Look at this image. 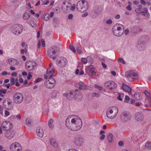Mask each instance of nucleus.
Returning a JSON list of instances; mask_svg holds the SVG:
<instances>
[{"label":"nucleus","instance_id":"obj_32","mask_svg":"<svg viewBox=\"0 0 151 151\" xmlns=\"http://www.w3.org/2000/svg\"><path fill=\"white\" fill-rule=\"evenodd\" d=\"M30 16L29 13L25 12L23 14V18L24 20L28 19L30 17Z\"/></svg>","mask_w":151,"mask_h":151},{"label":"nucleus","instance_id":"obj_6","mask_svg":"<svg viewBox=\"0 0 151 151\" xmlns=\"http://www.w3.org/2000/svg\"><path fill=\"white\" fill-rule=\"evenodd\" d=\"M23 100V96L22 93H17L14 94L13 97V100L15 104H21Z\"/></svg>","mask_w":151,"mask_h":151},{"label":"nucleus","instance_id":"obj_17","mask_svg":"<svg viewBox=\"0 0 151 151\" xmlns=\"http://www.w3.org/2000/svg\"><path fill=\"white\" fill-rule=\"evenodd\" d=\"M57 62H58L57 64L58 66L60 68H62L64 67L67 65V61L65 58L63 57L61 58L58 61H57Z\"/></svg>","mask_w":151,"mask_h":151},{"label":"nucleus","instance_id":"obj_63","mask_svg":"<svg viewBox=\"0 0 151 151\" xmlns=\"http://www.w3.org/2000/svg\"><path fill=\"white\" fill-rule=\"evenodd\" d=\"M117 98L119 100L121 101H122V99L121 98V95L120 94H119L118 96L117 97Z\"/></svg>","mask_w":151,"mask_h":151},{"label":"nucleus","instance_id":"obj_25","mask_svg":"<svg viewBox=\"0 0 151 151\" xmlns=\"http://www.w3.org/2000/svg\"><path fill=\"white\" fill-rule=\"evenodd\" d=\"M54 72V70L52 68L51 70L50 68L47 69V74L49 76V78H51V77L53 75V72Z\"/></svg>","mask_w":151,"mask_h":151},{"label":"nucleus","instance_id":"obj_30","mask_svg":"<svg viewBox=\"0 0 151 151\" xmlns=\"http://www.w3.org/2000/svg\"><path fill=\"white\" fill-rule=\"evenodd\" d=\"M59 95V93L58 91H53L52 93L51 97L52 99H55L57 96H58Z\"/></svg>","mask_w":151,"mask_h":151},{"label":"nucleus","instance_id":"obj_48","mask_svg":"<svg viewBox=\"0 0 151 151\" xmlns=\"http://www.w3.org/2000/svg\"><path fill=\"white\" fill-rule=\"evenodd\" d=\"M76 50L78 54H81V48L78 47L76 49Z\"/></svg>","mask_w":151,"mask_h":151},{"label":"nucleus","instance_id":"obj_58","mask_svg":"<svg viewBox=\"0 0 151 151\" xmlns=\"http://www.w3.org/2000/svg\"><path fill=\"white\" fill-rule=\"evenodd\" d=\"M126 8L127 10L129 11H131L132 10V7L130 5H128L127 6Z\"/></svg>","mask_w":151,"mask_h":151},{"label":"nucleus","instance_id":"obj_56","mask_svg":"<svg viewBox=\"0 0 151 151\" xmlns=\"http://www.w3.org/2000/svg\"><path fill=\"white\" fill-rule=\"evenodd\" d=\"M88 14V12H85L84 14H82V16L83 17H86L87 16Z\"/></svg>","mask_w":151,"mask_h":151},{"label":"nucleus","instance_id":"obj_49","mask_svg":"<svg viewBox=\"0 0 151 151\" xmlns=\"http://www.w3.org/2000/svg\"><path fill=\"white\" fill-rule=\"evenodd\" d=\"M106 23L107 24H110L112 23V22L111 19H109L106 21Z\"/></svg>","mask_w":151,"mask_h":151},{"label":"nucleus","instance_id":"obj_20","mask_svg":"<svg viewBox=\"0 0 151 151\" xmlns=\"http://www.w3.org/2000/svg\"><path fill=\"white\" fill-rule=\"evenodd\" d=\"M74 96L75 100L77 101L81 100L82 99L83 97L82 93L80 92L75 93Z\"/></svg>","mask_w":151,"mask_h":151},{"label":"nucleus","instance_id":"obj_35","mask_svg":"<svg viewBox=\"0 0 151 151\" xmlns=\"http://www.w3.org/2000/svg\"><path fill=\"white\" fill-rule=\"evenodd\" d=\"M120 25L123 28V29H124V27L122 24H115L114 26H115V27H116V30L118 31H119L121 29V28L120 27H118V26Z\"/></svg>","mask_w":151,"mask_h":151},{"label":"nucleus","instance_id":"obj_57","mask_svg":"<svg viewBox=\"0 0 151 151\" xmlns=\"http://www.w3.org/2000/svg\"><path fill=\"white\" fill-rule=\"evenodd\" d=\"M73 15L71 14H69L68 17V19H72L73 18Z\"/></svg>","mask_w":151,"mask_h":151},{"label":"nucleus","instance_id":"obj_55","mask_svg":"<svg viewBox=\"0 0 151 151\" xmlns=\"http://www.w3.org/2000/svg\"><path fill=\"white\" fill-rule=\"evenodd\" d=\"M3 108L2 107L1 105H0V114L1 115L3 114Z\"/></svg>","mask_w":151,"mask_h":151},{"label":"nucleus","instance_id":"obj_5","mask_svg":"<svg viewBox=\"0 0 151 151\" xmlns=\"http://www.w3.org/2000/svg\"><path fill=\"white\" fill-rule=\"evenodd\" d=\"M3 105L5 109L8 110H12L13 108V105L12 100L9 99H6L4 100Z\"/></svg>","mask_w":151,"mask_h":151},{"label":"nucleus","instance_id":"obj_54","mask_svg":"<svg viewBox=\"0 0 151 151\" xmlns=\"http://www.w3.org/2000/svg\"><path fill=\"white\" fill-rule=\"evenodd\" d=\"M30 73H29V74L27 76V78L28 80H29L30 79V78L32 77V75L30 74Z\"/></svg>","mask_w":151,"mask_h":151},{"label":"nucleus","instance_id":"obj_38","mask_svg":"<svg viewBox=\"0 0 151 151\" xmlns=\"http://www.w3.org/2000/svg\"><path fill=\"white\" fill-rule=\"evenodd\" d=\"M29 24L33 27L35 28L36 27V24L33 21H31L29 22Z\"/></svg>","mask_w":151,"mask_h":151},{"label":"nucleus","instance_id":"obj_9","mask_svg":"<svg viewBox=\"0 0 151 151\" xmlns=\"http://www.w3.org/2000/svg\"><path fill=\"white\" fill-rule=\"evenodd\" d=\"M9 149L11 151H21L22 147L19 143L15 142L11 144Z\"/></svg>","mask_w":151,"mask_h":151},{"label":"nucleus","instance_id":"obj_18","mask_svg":"<svg viewBox=\"0 0 151 151\" xmlns=\"http://www.w3.org/2000/svg\"><path fill=\"white\" fill-rule=\"evenodd\" d=\"M74 126L73 127H76V129L75 131H77L80 130L82 126V122L81 119H75V122L74 123Z\"/></svg>","mask_w":151,"mask_h":151},{"label":"nucleus","instance_id":"obj_2","mask_svg":"<svg viewBox=\"0 0 151 151\" xmlns=\"http://www.w3.org/2000/svg\"><path fill=\"white\" fill-rule=\"evenodd\" d=\"M22 26L19 24L13 25L11 28V32L14 35H19L23 31Z\"/></svg>","mask_w":151,"mask_h":151},{"label":"nucleus","instance_id":"obj_8","mask_svg":"<svg viewBox=\"0 0 151 151\" xmlns=\"http://www.w3.org/2000/svg\"><path fill=\"white\" fill-rule=\"evenodd\" d=\"M131 118V115L128 111H124L120 114V119L123 122H126L129 120Z\"/></svg>","mask_w":151,"mask_h":151},{"label":"nucleus","instance_id":"obj_64","mask_svg":"<svg viewBox=\"0 0 151 151\" xmlns=\"http://www.w3.org/2000/svg\"><path fill=\"white\" fill-rule=\"evenodd\" d=\"M140 3L143 4V5H145L146 4V2L145 1L143 0H140Z\"/></svg>","mask_w":151,"mask_h":151},{"label":"nucleus","instance_id":"obj_22","mask_svg":"<svg viewBox=\"0 0 151 151\" xmlns=\"http://www.w3.org/2000/svg\"><path fill=\"white\" fill-rule=\"evenodd\" d=\"M144 117L142 114L140 112H137L136 114L135 119L138 121H142Z\"/></svg>","mask_w":151,"mask_h":151},{"label":"nucleus","instance_id":"obj_16","mask_svg":"<svg viewBox=\"0 0 151 151\" xmlns=\"http://www.w3.org/2000/svg\"><path fill=\"white\" fill-rule=\"evenodd\" d=\"M2 126L3 129L6 131L10 130L12 126V124L10 122H3L2 124Z\"/></svg>","mask_w":151,"mask_h":151},{"label":"nucleus","instance_id":"obj_41","mask_svg":"<svg viewBox=\"0 0 151 151\" xmlns=\"http://www.w3.org/2000/svg\"><path fill=\"white\" fill-rule=\"evenodd\" d=\"M15 78L13 77H12L10 79V82L11 83V86H13L15 84Z\"/></svg>","mask_w":151,"mask_h":151},{"label":"nucleus","instance_id":"obj_23","mask_svg":"<svg viewBox=\"0 0 151 151\" xmlns=\"http://www.w3.org/2000/svg\"><path fill=\"white\" fill-rule=\"evenodd\" d=\"M76 86L78 88L83 90L87 89H88L85 83H81L76 84Z\"/></svg>","mask_w":151,"mask_h":151},{"label":"nucleus","instance_id":"obj_62","mask_svg":"<svg viewBox=\"0 0 151 151\" xmlns=\"http://www.w3.org/2000/svg\"><path fill=\"white\" fill-rule=\"evenodd\" d=\"M0 93H1L3 94H5L6 93V91L5 90H2L0 89Z\"/></svg>","mask_w":151,"mask_h":151},{"label":"nucleus","instance_id":"obj_29","mask_svg":"<svg viewBox=\"0 0 151 151\" xmlns=\"http://www.w3.org/2000/svg\"><path fill=\"white\" fill-rule=\"evenodd\" d=\"M122 88L123 89L126 91L130 92L131 91V89L128 86L123 84Z\"/></svg>","mask_w":151,"mask_h":151},{"label":"nucleus","instance_id":"obj_3","mask_svg":"<svg viewBox=\"0 0 151 151\" xmlns=\"http://www.w3.org/2000/svg\"><path fill=\"white\" fill-rule=\"evenodd\" d=\"M59 49V47L56 46L50 47L48 50V56L50 58H52L53 60H55L56 59V57L53 55L58 52Z\"/></svg>","mask_w":151,"mask_h":151},{"label":"nucleus","instance_id":"obj_19","mask_svg":"<svg viewBox=\"0 0 151 151\" xmlns=\"http://www.w3.org/2000/svg\"><path fill=\"white\" fill-rule=\"evenodd\" d=\"M15 134L14 131L12 130H9L6 131L5 133V136L9 139H11L13 137Z\"/></svg>","mask_w":151,"mask_h":151},{"label":"nucleus","instance_id":"obj_42","mask_svg":"<svg viewBox=\"0 0 151 151\" xmlns=\"http://www.w3.org/2000/svg\"><path fill=\"white\" fill-rule=\"evenodd\" d=\"M81 61L84 64H86L87 62H88L87 57L86 58H82L81 59Z\"/></svg>","mask_w":151,"mask_h":151},{"label":"nucleus","instance_id":"obj_26","mask_svg":"<svg viewBox=\"0 0 151 151\" xmlns=\"http://www.w3.org/2000/svg\"><path fill=\"white\" fill-rule=\"evenodd\" d=\"M63 95L64 96L66 97L67 98L69 99L74 96L73 93V91H70L69 93H64Z\"/></svg>","mask_w":151,"mask_h":151},{"label":"nucleus","instance_id":"obj_50","mask_svg":"<svg viewBox=\"0 0 151 151\" xmlns=\"http://www.w3.org/2000/svg\"><path fill=\"white\" fill-rule=\"evenodd\" d=\"M42 80V79L41 78H37L35 79V83H37V82L40 81Z\"/></svg>","mask_w":151,"mask_h":151},{"label":"nucleus","instance_id":"obj_39","mask_svg":"<svg viewBox=\"0 0 151 151\" xmlns=\"http://www.w3.org/2000/svg\"><path fill=\"white\" fill-rule=\"evenodd\" d=\"M44 20L45 21L49 20L50 19V15L49 14H46L44 17Z\"/></svg>","mask_w":151,"mask_h":151},{"label":"nucleus","instance_id":"obj_40","mask_svg":"<svg viewBox=\"0 0 151 151\" xmlns=\"http://www.w3.org/2000/svg\"><path fill=\"white\" fill-rule=\"evenodd\" d=\"M119 62L122 63L123 64H125L126 63L124 59L121 57H119L118 59Z\"/></svg>","mask_w":151,"mask_h":151},{"label":"nucleus","instance_id":"obj_14","mask_svg":"<svg viewBox=\"0 0 151 151\" xmlns=\"http://www.w3.org/2000/svg\"><path fill=\"white\" fill-rule=\"evenodd\" d=\"M73 142L76 146H80L82 144L83 139L80 135H77L74 138Z\"/></svg>","mask_w":151,"mask_h":151},{"label":"nucleus","instance_id":"obj_36","mask_svg":"<svg viewBox=\"0 0 151 151\" xmlns=\"http://www.w3.org/2000/svg\"><path fill=\"white\" fill-rule=\"evenodd\" d=\"M87 60L91 64H92L93 63V59L91 57H87Z\"/></svg>","mask_w":151,"mask_h":151},{"label":"nucleus","instance_id":"obj_33","mask_svg":"<svg viewBox=\"0 0 151 151\" xmlns=\"http://www.w3.org/2000/svg\"><path fill=\"white\" fill-rule=\"evenodd\" d=\"M53 122V120L52 119H50L48 121L49 126L51 128H53L54 127V125L52 124Z\"/></svg>","mask_w":151,"mask_h":151},{"label":"nucleus","instance_id":"obj_43","mask_svg":"<svg viewBox=\"0 0 151 151\" xmlns=\"http://www.w3.org/2000/svg\"><path fill=\"white\" fill-rule=\"evenodd\" d=\"M93 68V65H90L88 68L87 71L89 73H91V71Z\"/></svg>","mask_w":151,"mask_h":151},{"label":"nucleus","instance_id":"obj_28","mask_svg":"<svg viewBox=\"0 0 151 151\" xmlns=\"http://www.w3.org/2000/svg\"><path fill=\"white\" fill-rule=\"evenodd\" d=\"M9 64L11 65H18V62L15 59H12L10 60H9Z\"/></svg>","mask_w":151,"mask_h":151},{"label":"nucleus","instance_id":"obj_12","mask_svg":"<svg viewBox=\"0 0 151 151\" xmlns=\"http://www.w3.org/2000/svg\"><path fill=\"white\" fill-rule=\"evenodd\" d=\"M104 86L108 89H113L116 88L117 85L114 82L109 81L105 82Z\"/></svg>","mask_w":151,"mask_h":151},{"label":"nucleus","instance_id":"obj_46","mask_svg":"<svg viewBox=\"0 0 151 151\" xmlns=\"http://www.w3.org/2000/svg\"><path fill=\"white\" fill-rule=\"evenodd\" d=\"M92 96L93 97H99L100 96V95L98 93L94 92L93 93Z\"/></svg>","mask_w":151,"mask_h":151},{"label":"nucleus","instance_id":"obj_47","mask_svg":"<svg viewBox=\"0 0 151 151\" xmlns=\"http://www.w3.org/2000/svg\"><path fill=\"white\" fill-rule=\"evenodd\" d=\"M144 93L147 97L150 98V94L147 91H145Z\"/></svg>","mask_w":151,"mask_h":151},{"label":"nucleus","instance_id":"obj_24","mask_svg":"<svg viewBox=\"0 0 151 151\" xmlns=\"http://www.w3.org/2000/svg\"><path fill=\"white\" fill-rule=\"evenodd\" d=\"M115 26H113L112 28V32L114 35L116 36H120L122 35L123 33H120L118 30H116Z\"/></svg>","mask_w":151,"mask_h":151},{"label":"nucleus","instance_id":"obj_45","mask_svg":"<svg viewBox=\"0 0 151 151\" xmlns=\"http://www.w3.org/2000/svg\"><path fill=\"white\" fill-rule=\"evenodd\" d=\"M69 48L70 49L72 50L74 52H76V50L74 48V47L73 45H70L69 46Z\"/></svg>","mask_w":151,"mask_h":151},{"label":"nucleus","instance_id":"obj_1","mask_svg":"<svg viewBox=\"0 0 151 151\" xmlns=\"http://www.w3.org/2000/svg\"><path fill=\"white\" fill-rule=\"evenodd\" d=\"M76 8L79 12H83L88 8V3L84 0L80 1L77 3Z\"/></svg>","mask_w":151,"mask_h":151},{"label":"nucleus","instance_id":"obj_21","mask_svg":"<svg viewBox=\"0 0 151 151\" xmlns=\"http://www.w3.org/2000/svg\"><path fill=\"white\" fill-rule=\"evenodd\" d=\"M36 133L37 135L40 137H42L44 134V132L42 129L40 127L37 128Z\"/></svg>","mask_w":151,"mask_h":151},{"label":"nucleus","instance_id":"obj_44","mask_svg":"<svg viewBox=\"0 0 151 151\" xmlns=\"http://www.w3.org/2000/svg\"><path fill=\"white\" fill-rule=\"evenodd\" d=\"M26 123L27 125H32V121L29 119H27L26 120Z\"/></svg>","mask_w":151,"mask_h":151},{"label":"nucleus","instance_id":"obj_37","mask_svg":"<svg viewBox=\"0 0 151 151\" xmlns=\"http://www.w3.org/2000/svg\"><path fill=\"white\" fill-rule=\"evenodd\" d=\"M134 96L135 99L137 100H139L140 99V98L139 94L137 93H135L134 95Z\"/></svg>","mask_w":151,"mask_h":151},{"label":"nucleus","instance_id":"obj_51","mask_svg":"<svg viewBox=\"0 0 151 151\" xmlns=\"http://www.w3.org/2000/svg\"><path fill=\"white\" fill-rule=\"evenodd\" d=\"M10 114L9 112L7 110H6L5 111V116H7Z\"/></svg>","mask_w":151,"mask_h":151},{"label":"nucleus","instance_id":"obj_53","mask_svg":"<svg viewBox=\"0 0 151 151\" xmlns=\"http://www.w3.org/2000/svg\"><path fill=\"white\" fill-rule=\"evenodd\" d=\"M118 145L119 146H122L124 145V143L122 141H121L118 142Z\"/></svg>","mask_w":151,"mask_h":151},{"label":"nucleus","instance_id":"obj_59","mask_svg":"<svg viewBox=\"0 0 151 151\" xmlns=\"http://www.w3.org/2000/svg\"><path fill=\"white\" fill-rule=\"evenodd\" d=\"M76 5L75 4H74L73 6H72L70 8V9L71 10L73 11L75 9Z\"/></svg>","mask_w":151,"mask_h":151},{"label":"nucleus","instance_id":"obj_34","mask_svg":"<svg viewBox=\"0 0 151 151\" xmlns=\"http://www.w3.org/2000/svg\"><path fill=\"white\" fill-rule=\"evenodd\" d=\"M145 147L147 149L149 150L151 149V142H147L145 145Z\"/></svg>","mask_w":151,"mask_h":151},{"label":"nucleus","instance_id":"obj_27","mask_svg":"<svg viewBox=\"0 0 151 151\" xmlns=\"http://www.w3.org/2000/svg\"><path fill=\"white\" fill-rule=\"evenodd\" d=\"M50 144L55 148H57L58 147L57 143L56 142L55 139L51 138L50 140Z\"/></svg>","mask_w":151,"mask_h":151},{"label":"nucleus","instance_id":"obj_4","mask_svg":"<svg viewBox=\"0 0 151 151\" xmlns=\"http://www.w3.org/2000/svg\"><path fill=\"white\" fill-rule=\"evenodd\" d=\"M75 122V119L73 118L71 120V122H70L68 118H67L65 121V125L70 130L72 131L76 130V127H73L74 126V123Z\"/></svg>","mask_w":151,"mask_h":151},{"label":"nucleus","instance_id":"obj_15","mask_svg":"<svg viewBox=\"0 0 151 151\" xmlns=\"http://www.w3.org/2000/svg\"><path fill=\"white\" fill-rule=\"evenodd\" d=\"M142 6L141 5H139L138 6V8H136L135 9V12L139 14H142V15L144 16H145V13L146 14H148V12L147 10V8H144L143 9V10L144 11L141 12V9H142Z\"/></svg>","mask_w":151,"mask_h":151},{"label":"nucleus","instance_id":"obj_13","mask_svg":"<svg viewBox=\"0 0 151 151\" xmlns=\"http://www.w3.org/2000/svg\"><path fill=\"white\" fill-rule=\"evenodd\" d=\"M116 109V112L114 114H113V111L110 109H108L107 110L106 112V115L107 117L109 119H112L115 117L116 115L118 112V109L117 108L115 107Z\"/></svg>","mask_w":151,"mask_h":151},{"label":"nucleus","instance_id":"obj_11","mask_svg":"<svg viewBox=\"0 0 151 151\" xmlns=\"http://www.w3.org/2000/svg\"><path fill=\"white\" fill-rule=\"evenodd\" d=\"M36 65L37 64L35 62L29 61L26 62L25 67L28 70L32 71L34 69Z\"/></svg>","mask_w":151,"mask_h":151},{"label":"nucleus","instance_id":"obj_52","mask_svg":"<svg viewBox=\"0 0 151 151\" xmlns=\"http://www.w3.org/2000/svg\"><path fill=\"white\" fill-rule=\"evenodd\" d=\"M124 34L125 35H127L129 32V30L128 29H126L124 31Z\"/></svg>","mask_w":151,"mask_h":151},{"label":"nucleus","instance_id":"obj_7","mask_svg":"<svg viewBox=\"0 0 151 151\" xmlns=\"http://www.w3.org/2000/svg\"><path fill=\"white\" fill-rule=\"evenodd\" d=\"M55 80L52 78H49L48 80H46L44 83L45 86L48 89L53 88L55 85Z\"/></svg>","mask_w":151,"mask_h":151},{"label":"nucleus","instance_id":"obj_60","mask_svg":"<svg viewBox=\"0 0 151 151\" xmlns=\"http://www.w3.org/2000/svg\"><path fill=\"white\" fill-rule=\"evenodd\" d=\"M120 17V16L119 14H117L115 17V19H119Z\"/></svg>","mask_w":151,"mask_h":151},{"label":"nucleus","instance_id":"obj_31","mask_svg":"<svg viewBox=\"0 0 151 151\" xmlns=\"http://www.w3.org/2000/svg\"><path fill=\"white\" fill-rule=\"evenodd\" d=\"M107 139L109 143L112 142L113 140V135L111 133H109L107 136Z\"/></svg>","mask_w":151,"mask_h":151},{"label":"nucleus","instance_id":"obj_61","mask_svg":"<svg viewBox=\"0 0 151 151\" xmlns=\"http://www.w3.org/2000/svg\"><path fill=\"white\" fill-rule=\"evenodd\" d=\"M105 137V135L104 134H102L100 137V139L101 140H103Z\"/></svg>","mask_w":151,"mask_h":151},{"label":"nucleus","instance_id":"obj_10","mask_svg":"<svg viewBox=\"0 0 151 151\" xmlns=\"http://www.w3.org/2000/svg\"><path fill=\"white\" fill-rule=\"evenodd\" d=\"M125 76L130 81H132L133 80H136L138 78L137 73L132 71L127 72L125 73Z\"/></svg>","mask_w":151,"mask_h":151}]
</instances>
